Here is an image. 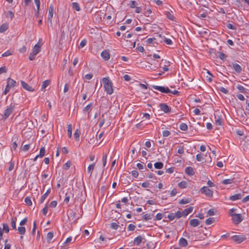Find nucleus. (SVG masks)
Listing matches in <instances>:
<instances>
[{
	"label": "nucleus",
	"mask_w": 249,
	"mask_h": 249,
	"mask_svg": "<svg viewBox=\"0 0 249 249\" xmlns=\"http://www.w3.org/2000/svg\"><path fill=\"white\" fill-rule=\"evenodd\" d=\"M53 236V232H49L48 233L47 235V240L48 242H50Z\"/></svg>",
	"instance_id": "39"
},
{
	"label": "nucleus",
	"mask_w": 249,
	"mask_h": 249,
	"mask_svg": "<svg viewBox=\"0 0 249 249\" xmlns=\"http://www.w3.org/2000/svg\"><path fill=\"white\" fill-rule=\"evenodd\" d=\"M72 7L73 9H75L77 11H80L81 10L79 4L77 2H72Z\"/></svg>",
	"instance_id": "24"
},
{
	"label": "nucleus",
	"mask_w": 249,
	"mask_h": 249,
	"mask_svg": "<svg viewBox=\"0 0 249 249\" xmlns=\"http://www.w3.org/2000/svg\"><path fill=\"white\" fill-rule=\"evenodd\" d=\"M45 148L43 147H42L40 149L39 154L37 156H45Z\"/></svg>",
	"instance_id": "48"
},
{
	"label": "nucleus",
	"mask_w": 249,
	"mask_h": 249,
	"mask_svg": "<svg viewBox=\"0 0 249 249\" xmlns=\"http://www.w3.org/2000/svg\"><path fill=\"white\" fill-rule=\"evenodd\" d=\"M104 88L107 93L111 95L113 92V84L108 77H105L102 79Z\"/></svg>",
	"instance_id": "1"
},
{
	"label": "nucleus",
	"mask_w": 249,
	"mask_h": 249,
	"mask_svg": "<svg viewBox=\"0 0 249 249\" xmlns=\"http://www.w3.org/2000/svg\"><path fill=\"white\" fill-rule=\"evenodd\" d=\"M104 115H105V114H103L102 115V117H100L99 118L100 122L99 123V126L100 127H101L104 124L105 122V119L104 118Z\"/></svg>",
	"instance_id": "34"
},
{
	"label": "nucleus",
	"mask_w": 249,
	"mask_h": 249,
	"mask_svg": "<svg viewBox=\"0 0 249 249\" xmlns=\"http://www.w3.org/2000/svg\"><path fill=\"white\" fill-rule=\"evenodd\" d=\"M3 228L2 229L3 232L4 231L6 233H8L9 231V228L7 224L3 223L2 224Z\"/></svg>",
	"instance_id": "30"
},
{
	"label": "nucleus",
	"mask_w": 249,
	"mask_h": 249,
	"mask_svg": "<svg viewBox=\"0 0 249 249\" xmlns=\"http://www.w3.org/2000/svg\"><path fill=\"white\" fill-rule=\"evenodd\" d=\"M143 238L141 236H138L134 240V244L137 246L139 245L142 242Z\"/></svg>",
	"instance_id": "18"
},
{
	"label": "nucleus",
	"mask_w": 249,
	"mask_h": 249,
	"mask_svg": "<svg viewBox=\"0 0 249 249\" xmlns=\"http://www.w3.org/2000/svg\"><path fill=\"white\" fill-rule=\"evenodd\" d=\"M18 231L20 234L23 235L25 233L26 229L25 227L21 226L18 228Z\"/></svg>",
	"instance_id": "27"
},
{
	"label": "nucleus",
	"mask_w": 249,
	"mask_h": 249,
	"mask_svg": "<svg viewBox=\"0 0 249 249\" xmlns=\"http://www.w3.org/2000/svg\"><path fill=\"white\" fill-rule=\"evenodd\" d=\"M167 217L171 221L173 220L175 218H176L175 214L173 213H171L170 214H168Z\"/></svg>",
	"instance_id": "57"
},
{
	"label": "nucleus",
	"mask_w": 249,
	"mask_h": 249,
	"mask_svg": "<svg viewBox=\"0 0 249 249\" xmlns=\"http://www.w3.org/2000/svg\"><path fill=\"white\" fill-rule=\"evenodd\" d=\"M242 195L240 194H235L234 195L231 196L230 197L229 199L231 201H235L238 199H241Z\"/></svg>",
	"instance_id": "13"
},
{
	"label": "nucleus",
	"mask_w": 249,
	"mask_h": 249,
	"mask_svg": "<svg viewBox=\"0 0 249 249\" xmlns=\"http://www.w3.org/2000/svg\"><path fill=\"white\" fill-rule=\"evenodd\" d=\"M30 144H25L24 145L22 148H21V150L22 151H27V150H29V149L30 148Z\"/></svg>",
	"instance_id": "54"
},
{
	"label": "nucleus",
	"mask_w": 249,
	"mask_h": 249,
	"mask_svg": "<svg viewBox=\"0 0 249 249\" xmlns=\"http://www.w3.org/2000/svg\"><path fill=\"white\" fill-rule=\"evenodd\" d=\"M95 165V163H93L90 165H89L88 167V173L90 175L92 174L93 170L94 169Z\"/></svg>",
	"instance_id": "28"
},
{
	"label": "nucleus",
	"mask_w": 249,
	"mask_h": 249,
	"mask_svg": "<svg viewBox=\"0 0 249 249\" xmlns=\"http://www.w3.org/2000/svg\"><path fill=\"white\" fill-rule=\"evenodd\" d=\"M233 68L234 70L237 72V73H240L242 71V68L241 66L236 63H233Z\"/></svg>",
	"instance_id": "20"
},
{
	"label": "nucleus",
	"mask_w": 249,
	"mask_h": 249,
	"mask_svg": "<svg viewBox=\"0 0 249 249\" xmlns=\"http://www.w3.org/2000/svg\"><path fill=\"white\" fill-rule=\"evenodd\" d=\"M51 193V189H49L47 190L46 192L41 196V198L40 199V203H43L46 198L47 197V196L50 194Z\"/></svg>",
	"instance_id": "21"
},
{
	"label": "nucleus",
	"mask_w": 249,
	"mask_h": 249,
	"mask_svg": "<svg viewBox=\"0 0 249 249\" xmlns=\"http://www.w3.org/2000/svg\"><path fill=\"white\" fill-rule=\"evenodd\" d=\"M180 188L184 189L187 187V182L185 181H182L178 184Z\"/></svg>",
	"instance_id": "31"
},
{
	"label": "nucleus",
	"mask_w": 249,
	"mask_h": 249,
	"mask_svg": "<svg viewBox=\"0 0 249 249\" xmlns=\"http://www.w3.org/2000/svg\"><path fill=\"white\" fill-rule=\"evenodd\" d=\"M101 56L105 60H108L110 58L109 51L104 50L101 53Z\"/></svg>",
	"instance_id": "10"
},
{
	"label": "nucleus",
	"mask_w": 249,
	"mask_h": 249,
	"mask_svg": "<svg viewBox=\"0 0 249 249\" xmlns=\"http://www.w3.org/2000/svg\"><path fill=\"white\" fill-rule=\"evenodd\" d=\"M15 108V105L14 104H11L4 110L3 118L5 119L9 117L11 114L14 111Z\"/></svg>",
	"instance_id": "2"
},
{
	"label": "nucleus",
	"mask_w": 249,
	"mask_h": 249,
	"mask_svg": "<svg viewBox=\"0 0 249 249\" xmlns=\"http://www.w3.org/2000/svg\"><path fill=\"white\" fill-rule=\"evenodd\" d=\"M232 239L237 243H240L246 239L244 235H235L231 237Z\"/></svg>",
	"instance_id": "7"
},
{
	"label": "nucleus",
	"mask_w": 249,
	"mask_h": 249,
	"mask_svg": "<svg viewBox=\"0 0 249 249\" xmlns=\"http://www.w3.org/2000/svg\"><path fill=\"white\" fill-rule=\"evenodd\" d=\"M162 135L163 137H168L170 135V132L168 130H164L162 132Z\"/></svg>",
	"instance_id": "61"
},
{
	"label": "nucleus",
	"mask_w": 249,
	"mask_h": 249,
	"mask_svg": "<svg viewBox=\"0 0 249 249\" xmlns=\"http://www.w3.org/2000/svg\"><path fill=\"white\" fill-rule=\"evenodd\" d=\"M185 172L189 176H193L195 174V172L192 167H187L185 169Z\"/></svg>",
	"instance_id": "12"
},
{
	"label": "nucleus",
	"mask_w": 249,
	"mask_h": 249,
	"mask_svg": "<svg viewBox=\"0 0 249 249\" xmlns=\"http://www.w3.org/2000/svg\"><path fill=\"white\" fill-rule=\"evenodd\" d=\"M40 51V47L37 44H36L33 49L32 52L30 54L29 58L30 60H33L35 59L36 55Z\"/></svg>",
	"instance_id": "3"
},
{
	"label": "nucleus",
	"mask_w": 249,
	"mask_h": 249,
	"mask_svg": "<svg viewBox=\"0 0 249 249\" xmlns=\"http://www.w3.org/2000/svg\"><path fill=\"white\" fill-rule=\"evenodd\" d=\"M57 205V202L55 200L52 201L50 203V206L52 208H55Z\"/></svg>",
	"instance_id": "62"
},
{
	"label": "nucleus",
	"mask_w": 249,
	"mask_h": 249,
	"mask_svg": "<svg viewBox=\"0 0 249 249\" xmlns=\"http://www.w3.org/2000/svg\"><path fill=\"white\" fill-rule=\"evenodd\" d=\"M167 18L170 20H174V16L169 12H166L165 14Z\"/></svg>",
	"instance_id": "46"
},
{
	"label": "nucleus",
	"mask_w": 249,
	"mask_h": 249,
	"mask_svg": "<svg viewBox=\"0 0 249 249\" xmlns=\"http://www.w3.org/2000/svg\"><path fill=\"white\" fill-rule=\"evenodd\" d=\"M214 221L215 220L213 217H210L206 220L205 223L207 225H210L213 223Z\"/></svg>",
	"instance_id": "35"
},
{
	"label": "nucleus",
	"mask_w": 249,
	"mask_h": 249,
	"mask_svg": "<svg viewBox=\"0 0 249 249\" xmlns=\"http://www.w3.org/2000/svg\"><path fill=\"white\" fill-rule=\"evenodd\" d=\"M4 242L5 245L4 249H10L11 245L10 244H6V243L7 242V239H6Z\"/></svg>",
	"instance_id": "64"
},
{
	"label": "nucleus",
	"mask_w": 249,
	"mask_h": 249,
	"mask_svg": "<svg viewBox=\"0 0 249 249\" xmlns=\"http://www.w3.org/2000/svg\"><path fill=\"white\" fill-rule=\"evenodd\" d=\"M27 222V218H24L23 219H22L20 223H19V225L22 226L24 225H25Z\"/></svg>",
	"instance_id": "63"
},
{
	"label": "nucleus",
	"mask_w": 249,
	"mask_h": 249,
	"mask_svg": "<svg viewBox=\"0 0 249 249\" xmlns=\"http://www.w3.org/2000/svg\"><path fill=\"white\" fill-rule=\"evenodd\" d=\"M71 162L70 161H67L63 166V169L65 170H68L71 165Z\"/></svg>",
	"instance_id": "42"
},
{
	"label": "nucleus",
	"mask_w": 249,
	"mask_h": 249,
	"mask_svg": "<svg viewBox=\"0 0 249 249\" xmlns=\"http://www.w3.org/2000/svg\"><path fill=\"white\" fill-rule=\"evenodd\" d=\"M190 201V198L182 199L179 201V203L181 204H187L189 203Z\"/></svg>",
	"instance_id": "43"
},
{
	"label": "nucleus",
	"mask_w": 249,
	"mask_h": 249,
	"mask_svg": "<svg viewBox=\"0 0 249 249\" xmlns=\"http://www.w3.org/2000/svg\"><path fill=\"white\" fill-rule=\"evenodd\" d=\"M200 191L202 194H204L207 197H211L213 196V192L212 190L206 186L201 188Z\"/></svg>",
	"instance_id": "5"
},
{
	"label": "nucleus",
	"mask_w": 249,
	"mask_h": 249,
	"mask_svg": "<svg viewBox=\"0 0 249 249\" xmlns=\"http://www.w3.org/2000/svg\"><path fill=\"white\" fill-rule=\"evenodd\" d=\"M50 84V81L49 80L44 81L42 83L41 90H43V89H44Z\"/></svg>",
	"instance_id": "32"
},
{
	"label": "nucleus",
	"mask_w": 249,
	"mask_h": 249,
	"mask_svg": "<svg viewBox=\"0 0 249 249\" xmlns=\"http://www.w3.org/2000/svg\"><path fill=\"white\" fill-rule=\"evenodd\" d=\"M163 217V214L161 213H158L156 216L155 220H161Z\"/></svg>",
	"instance_id": "50"
},
{
	"label": "nucleus",
	"mask_w": 249,
	"mask_h": 249,
	"mask_svg": "<svg viewBox=\"0 0 249 249\" xmlns=\"http://www.w3.org/2000/svg\"><path fill=\"white\" fill-rule=\"evenodd\" d=\"M233 182V179H225L222 181V183L225 185L230 184Z\"/></svg>",
	"instance_id": "37"
},
{
	"label": "nucleus",
	"mask_w": 249,
	"mask_h": 249,
	"mask_svg": "<svg viewBox=\"0 0 249 249\" xmlns=\"http://www.w3.org/2000/svg\"><path fill=\"white\" fill-rule=\"evenodd\" d=\"M214 118H215V124L216 125H221L222 124V118L218 116L217 115H214Z\"/></svg>",
	"instance_id": "15"
},
{
	"label": "nucleus",
	"mask_w": 249,
	"mask_h": 249,
	"mask_svg": "<svg viewBox=\"0 0 249 249\" xmlns=\"http://www.w3.org/2000/svg\"><path fill=\"white\" fill-rule=\"evenodd\" d=\"M7 84L8 86H10L11 88L16 86V82L14 80H13L10 78H8L7 79Z\"/></svg>",
	"instance_id": "17"
},
{
	"label": "nucleus",
	"mask_w": 249,
	"mask_h": 249,
	"mask_svg": "<svg viewBox=\"0 0 249 249\" xmlns=\"http://www.w3.org/2000/svg\"><path fill=\"white\" fill-rule=\"evenodd\" d=\"M154 167L156 169H160L163 168V164L161 162H157L154 164Z\"/></svg>",
	"instance_id": "26"
},
{
	"label": "nucleus",
	"mask_w": 249,
	"mask_h": 249,
	"mask_svg": "<svg viewBox=\"0 0 249 249\" xmlns=\"http://www.w3.org/2000/svg\"><path fill=\"white\" fill-rule=\"evenodd\" d=\"M13 54V53L10 51V50H8L7 51H6V52L4 53H3L2 54V56L3 57H5V56H9L10 55H12Z\"/></svg>",
	"instance_id": "49"
},
{
	"label": "nucleus",
	"mask_w": 249,
	"mask_h": 249,
	"mask_svg": "<svg viewBox=\"0 0 249 249\" xmlns=\"http://www.w3.org/2000/svg\"><path fill=\"white\" fill-rule=\"evenodd\" d=\"M199 223V221L197 219H193L190 221V224L193 227L197 226Z\"/></svg>",
	"instance_id": "14"
},
{
	"label": "nucleus",
	"mask_w": 249,
	"mask_h": 249,
	"mask_svg": "<svg viewBox=\"0 0 249 249\" xmlns=\"http://www.w3.org/2000/svg\"><path fill=\"white\" fill-rule=\"evenodd\" d=\"M152 88L156 90L160 91L162 93H168L171 92L168 87H164L162 86L153 85Z\"/></svg>",
	"instance_id": "6"
},
{
	"label": "nucleus",
	"mask_w": 249,
	"mask_h": 249,
	"mask_svg": "<svg viewBox=\"0 0 249 249\" xmlns=\"http://www.w3.org/2000/svg\"><path fill=\"white\" fill-rule=\"evenodd\" d=\"M175 214V216L176 218H179L181 217L182 216H183V213L182 212H181L180 211H178Z\"/></svg>",
	"instance_id": "47"
},
{
	"label": "nucleus",
	"mask_w": 249,
	"mask_h": 249,
	"mask_svg": "<svg viewBox=\"0 0 249 249\" xmlns=\"http://www.w3.org/2000/svg\"><path fill=\"white\" fill-rule=\"evenodd\" d=\"M119 227V225L116 223H112L110 225V227L114 230H117Z\"/></svg>",
	"instance_id": "59"
},
{
	"label": "nucleus",
	"mask_w": 249,
	"mask_h": 249,
	"mask_svg": "<svg viewBox=\"0 0 249 249\" xmlns=\"http://www.w3.org/2000/svg\"><path fill=\"white\" fill-rule=\"evenodd\" d=\"M24 201L26 203V204L28 206H31L32 204V202L31 199L30 197L27 196V197H25V198L24 199Z\"/></svg>",
	"instance_id": "40"
},
{
	"label": "nucleus",
	"mask_w": 249,
	"mask_h": 249,
	"mask_svg": "<svg viewBox=\"0 0 249 249\" xmlns=\"http://www.w3.org/2000/svg\"><path fill=\"white\" fill-rule=\"evenodd\" d=\"M135 227H136L134 225L132 224H130L128 226L127 229L128 231H133L135 230Z\"/></svg>",
	"instance_id": "55"
},
{
	"label": "nucleus",
	"mask_w": 249,
	"mask_h": 249,
	"mask_svg": "<svg viewBox=\"0 0 249 249\" xmlns=\"http://www.w3.org/2000/svg\"><path fill=\"white\" fill-rule=\"evenodd\" d=\"M193 210V207H190L188 208L187 209H185L183 212V216H187L189 213H191Z\"/></svg>",
	"instance_id": "19"
},
{
	"label": "nucleus",
	"mask_w": 249,
	"mask_h": 249,
	"mask_svg": "<svg viewBox=\"0 0 249 249\" xmlns=\"http://www.w3.org/2000/svg\"><path fill=\"white\" fill-rule=\"evenodd\" d=\"M16 220H17V218H16V217L12 218L11 226L12 228H13V229L15 230H17L16 224Z\"/></svg>",
	"instance_id": "25"
},
{
	"label": "nucleus",
	"mask_w": 249,
	"mask_h": 249,
	"mask_svg": "<svg viewBox=\"0 0 249 249\" xmlns=\"http://www.w3.org/2000/svg\"><path fill=\"white\" fill-rule=\"evenodd\" d=\"M129 5L131 8H134V7H136V6L137 5V2L135 1L131 0V1H130Z\"/></svg>",
	"instance_id": "58"
},
{
	"label": "nucleus",
	"mask_w": 249,
	"mask_h": 249,
	"mask_svg": "<svg viewBox=\"0 0 249 249\" xmlns=\"http://www.w3.org/2000/svg\"><path fill=\"white\" fill-rule=\"evenodd\" d=\"M21 83L22 87L26 90L29 91H34L35 90V89L31 86H30V85L27 84L25 82L21 81Z\"/></svg>",
	"instance_id": "11"
},
{
	"label": "nucleus",
	"mask_w": 249,
	"mask_h": 249,
	"mask_svg": "<svg viewBox=\"0 0 249 249\" xmlns=\"http://www.w3.org/2000/svg\"><path fill=\"white\" fill-rule=\"evenodd\" d=\"M159 107L165 113H169L171 112V108L165 103L160 104Z\"/></svg>",
	"instance_id": "8"
},
{
	"label": "nucleus",
	"mask_w": 249,
	"mask_h": 249,
	"mask_svg": "<svg viewBox=\"0 0 249 249\" xmlns=\"http://www.w3.org/2000/svg\"><path fill=\"white\" fill-rule=\"evenodd\" d=\"M154 216L153 213H146L143 215L142 218L145 221L151 219Z\"/></svg>",
	"instance_id": "22"
},
{
	"label": "nucleus",
	"mask_w": 249,
	"mask_h": 249,
	"mask_svg": "<svg viewBox=\"0 0 249 249\" xmlns=\"http://www.w3.org/2000/svg\"><path fill=\"white\" fill-rule=\"evenodd\" d=\"M92 105V103H90L89 105H88L83 109V112H88V111L91 110Z\"/></svg>",
	"instance_id": "33"
},
{
	"label": "nucleus",
	"mask_w": 249,
	"mask_h": 249,
	"mask_svg": "<svg viewBox=\"0 0 249 249\" xmlns=\"http://www.w3.org/2000/svg\"><path fill=\"white\" fill-rule=\"evenodd\" d=\"M14 165H15L14 161H11L10 162V165H9V167L8 168V170H9V171H11L12 170H13V169L14 168Z\"/></svg>",
	"instance_id": "51"
},
{
	"label": "nucleus",
	"mask_w": 249,
	"mask_h": 249,
	"mask_svg": "<svg viewBox=\"0 0 249 249\" xmlns=\"http://www.w3.org/2000/svg\"><path fill=\"white\" fill-rule=\"evenodd\" d=\"M227 28L232 30H236L237 28L235 24L228 23L226 25Z\"/></svg>",
	"instance_id": "29"
},
{
	"label": "nucleus",
	"mask_w": 249,
	"mask_h": 249,
	"mask_svg": "<svg viewBox=\"0 0 249 249\" xmlns=\"http://www.w3.org/2000/svg\"><path fill=\"white\" fill-rule=\"evenodd\" d=\"M53 11H54V8L52 4H51L49 8V14L48 16V20L50 21V23L52 24V18L53 17Z\"/></svg>",
	"instance_id": "9"
},
{
	"label": "nucleus",
	"mask_w": 249,
	"mask_h": 249,
	"mask_svg": "<svg viewBox=\"0 0 249 249\" xmlns=\"http://www.w3.org/2000/svg\"><path fill=\"white\" fill-rule=\"evenodd\" d=\"M157 39L155 37H153V38H149L147 39L146 40V42L148 44H151L152 43H155L156 42V43H157V42H155V41Z\"/></svg>",
	"instance_id": "45"
},
{
	"label": "nucleus",
	"mask_w": 249,
	"mask_h": 249,
	"mask_svg": "<svg viewBox=\"0 0 249 249\" xmlns=\"http://www.w3.org/2000/svg\"><path fill=\"white\" fill-rule=\"evenodd\" d=\"M86 44H87V40L85 39H84L81 41L80 45H79V47L80 48H83L86 45Z\"/></svg>",
	"instance_id": "53"
},
{
	"label": "nucleus",
	"mask_w": 249,
	"mask_h": 249,
	"mask_svg": "<svg viewBox=\"0 0 249 249\" xmlns=\"http://www.w3.org/2000/svg\"><path fill=\"white\" fill-rule=\"evenodd\" d=\"M217 53L219 54V57L222 60H225L226 58V55L221 52H218Z\"/></svg>",
	"instance_id": "41"
},
{
	"label": "nucleus",
	"mask_w": 249,
	"mask_h": 249,
	"mask_svg": "<svg viewBox=\"0 0 249 249\" xmlns=\"http://www.w3.org/2000/svg\"><path fill=\"white\" fill-rule=\"evenodd\" d=\"M179 128L182 131H186L188 129V126L185 123H181L179 125Z\"/></svg>",
	"instance_id": "36"
},
{
	"label": "nucleus",
	"mask_w": 249,
	"mask_h": 249,
	"mask_svg": "<svg viewBox=\"0 0 249 249\" xmlns=\"http://www.w3.org/2000/svg\"><path fill=\"white\" fill-rule=\"evenodd\" d=\"M11 89L10 86H8L7 84L6 86L5 90L3 92V94L6 95L10 90V89Z\"/></svg>",
	"instance_id": "60"
},
{
	"label": "nucleus",
	"mask_w": 249,
	"mask_h": 249,
	"mask_svg": "<svg viewBox=\"0 0 249 249\" xmlns=\"http://www.w3.org/2000/svg\"><path fill=\"white\" fill-rule=\"evenodd\" d=\"M164 42L168 45H171L172 44V41L171 40V39H170L169 38H166L164 37Z\"/></svg>",
	"instance_id": "52"
},
{
	"label": "nucleus",
	"mask_w": 249,
	"mask_h": 249,
	"mask_svg": "<svg viewBox=\"0 0 249 249\" xmlns=\"http://www.w3.org/2000/svg\"><path fill=\"white\" fill-rule=\"evenodd\" d=\"M237 89L241 92L244 93L245 92V88L240 85H238L236 87Z\"/></svg>",
	"instance_id": "44"
},
{
	"label": "nucleus",
	"mask_w": 249,
	"mask_h": 249,
	"mask_svg": "<svg viewBox=\"0 0 249 249\" xmlns=\"http://www.w3.org/2000/svg\"><path fill=\"white\" fill-rule=\"evenodd\" d=\"M231 216L232 217V220L233 222L236 225L239 224L243 220L241 214L231 213Z\"/></svg>",
	"instance_id": "4"
},
{
	"label": "nucleus",
	"mask_w": 249,
	"mask_h": 249,
	"mask_svg": "<svg viewBox=\"0 0 249 249\" xmlns=\"http://www.w3.org/2000/svg\"><path fill=\"white\" fill-rule=\"evenodd\" d=\"M68 135L69 137L71 138L72 135V125L71 124H69L68 126Z\"/></svg>",
	"instance_id": "38"
},
{
	"label": "nucleus",
	"mask_w": 249,
	"mask_h": 249,
	"mask_svg": "<svg viewBox=\"0 0 249 249\" xmlns=\"http://www.w3.org/2000/svg\"><path fill=\"white\" fill-rule=\"evenodd\" d=\"M8 28V25L7 23L2 24L0 26V32L3 33L6 31Z\"/></svg>",
	"instance_id": "23"
},
{
	"label": "nucleus",
	"mask_w": 249,
	"mask_h": 249,
	"mask_svg": "<svg viewBox=\"0 0 249 249\" xmlns=\"http://www.w3.org/2000/svg\"><path fill=\"white\" fill-rule=\"evenodd\" d=\"M61 151L62 154L65 155L68 154V150L66 147H62Z\"/></svg>",
	"instance_id": "56"
},
{
	"label": "nucleus",
	"mask_w": 249,
	"mask_h": 249,
	"mask_svg": "<svg viewBox=\"0 0 249 249\" xmlns=\"http://www.w3.org/2000/svg\"><path fill=\"white\" fill-rule=\"evenodd\" d=\"M179 245L183 247H186L188 245L187 241L184 238H181L179 241Z\"/></svg>",
	"instance_id": "16"
}]
</instances>
